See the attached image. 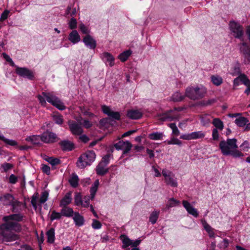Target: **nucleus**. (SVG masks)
<instances>
[{"mask_svg": "<svg viewBox=\"0 0 250 250\" xmlns=\"http://www.w3.org/2000/svg\"><path fill=\"white\" fill-rule=\"evenodd\" d=\"M0 225V243L10 242L20 239L19 235L13 232H20L21 226L18 222L12 221H4Z\"/></svg>", "mask_w": 250, "mask_h": 250, "instance_id": "nucleus-1", "label": "nucleus"}, {"mask_svg": "<svg viewBox=\"0 0 250 250\" xmlns=\"http://www.w3.org/2000/svg\"><path fill=\"white\" fill-rule=\"evenodd\" d=\"M236 138L221 141L219 144V148L222 154L224 156H232L235 158L243 157L244 154L237 149L238 146Z\"/></svg>", "mask_w": 250, "mask_h": 250, "instance_id": "nucleus-2", "label": "nucleus"}, {"mask_svg": "<svg viewBox=\"0 0 250 250\" xmlns=\"http://www.w3.org/2000/svg\"><path fill=\"white\" fill-rule=\"evenodd\" d=\"M42 94L43 96L41 95H38V100L42 105H45L46 101H47L60 110H63L65 109L63 103L56 96L50 93L42 92Z\"/></svg>", "mask_w": 250, "mask_h": 250, "instance_id": "nucleus-3", "label": "nucleus"}, {"mask_svg": "<svg viewBox=\"0 0 250 250\" xmlns=\"http://www.w3.org/2000/svg\"><path fill=\"white\" fill-rule=\"evenodd\" d=\"M96 154L93 150H87L78 158L76 163L77 167L80 169H84L90 166L96 159Z\"/></svg>", "mask_w": 250, "mask_h": 250, "instance_id": "nucleus-4", "label": "nucleus"}, {"mask_svg": "<svg viewBox=\"0 0 250 250\" xmlns=\"http://www.w3.org/2000/svg\"><path fill=\"white\" fill-rule=\"evenodd\" d=\"M207 93V89L203 85L201 86L188 87L186 90V96L192 100H197L203 98Z\"/></svg>", "mask_w": 250, "mask_h": 250, "instance_id": "nucleus-5", "label": "nucleus"}, {"mask_svg": "<svg viewBox=\"0 0 250 250\" xmlns=\"http://www.w3.org/2000/svg\"><path fill=\"white\" fill-rule=\"evenodd\" d=\"M229 27L235 38L241 39L244 35L243 27L239 23L231 21L229 23Z\"/></svg>", "mask_w": 250, "mask_h": 250, "instance_id": "nucleus-6", "label": "nucleus"}, {"mask_svg": "<svg viewBox=\"0 0 250 250\" xmlns=\"http://www.w3.org/2000/svg\"><path fill=\"white\" fill-rule=\"evenodd\" d=\"M59 140L57 134L52 131L46 130L41 134V142L45 144H53Z\"/></svg>", "mask_w": 250, "mask_h": 250, "instance_id": "nucleus-7", "label": "nucleus"}, {"mask_svg": "<svg viewBox=\"0 0 250 250\" xmlns=\"http://www.w3.org/2000/svg\"><path fill=\"white\" fill-rule=\"evenodd\" d=\"M102 110L104 114L108 116V118L111 122L119 121L121 119L120 113L113 111L108 106L105 105H102Z\"/></svg>", "mask_w": 250, "mask_h": 250, "instance_id": "nucleus-8", "label": "nucleus"}, {"mask_svg": "<svg viewBox=\"0 0 250 250\" xmlns=\"http://www.w3.org/2000/svg\"><path fill=\"white\" fill-rule=\"evenodd\" d=\"M114 146L117 150H123L122 157H124L125 154L129 152L132 146V144L128 141H124L123 140L119 141Z\"/></svg>", "mask_w": 250, "mask_h": 250, "instance_id": "nucleus-9", "label": "nucleus"}, {"mask_svg": "<svg viewBox=\"0 0 250 250\" xmlns=\"http://www.w3.org/2000/svg\"><path fill=\"white\" fill-rule=\"evenodd\" d=\"M240 52L244 58V63H250V47L247 42H243L240 44Z\"/></svg>", "mask_w": 250, "mask_h": 250, "instance_id": "nucleus-10", "label": "nucleus"}, {"mask_svg": "<svg viewBox=\"0 0 250 250\" xmlns=\"http://www.w3.org/2000/svg\"><path fill=\"white\" fill-rule=\"evenodd\" d=\"M16 67V73L19 76L31 80L34 79V75L33 72L29 69L26 67H20L18 66Z\"/></svg>", "mask_w": 250, "mask_h": 250, "instance_id": "nucleus-11", "label": "nucleus"}, {"mask_svg": "<svg viewBox=\"0 0 250 250\" xmlns=\"http://www.w3.org/2000/svg\"><path fill=\"white\" fill-rule=\"evenodd\" d=\"M71 133L75 135H80L83 132V129L80 124L73 121H69L68 123Z\"/></svg>", "mask_w": 250, "mask_h": 250, "instance_id": "nucleus-12", "label": "nucleus"}, {"mask_svg": "<svg viewBox=\"0 0 250 250\" xmlns=\"http://www.w3.org/2000/svg\"><path fill=\"white\" fill-rule=\"evenodd\" d=\"M179 118V114L173 113V110H169L161 115L160 120L162 121H172L178 120Z\"/></svg>", "mask_w": 250, "mask_h": 250, "instance_id": "nucleus-13", "label": "nucleus"}, {"mask_svg": "<svg viewBox=\"0 0 250 250\" xmlns=\"http://www.w3.org/2000/svg\"><path fill=\"white\" fill-rule=\"evenodd\" d=\"M59 144L63 151H70L75 148L74 144L68 140L61 141Z\"/></svg>", "mask_w": 250, "mask_h": 250, "instance_id": "nucleus-14", "label": "nucleus"}, {"mask_svg": "<svg viewBox=\"0 0 250 250\" xmlns=\"http://www.w3.org/2000/svg\"><path fill=\"white\" fill-rule=\"evenodd\" d=\"M83 42L90 49H94L96 47V41L89 34L83 38Z\"/></svg>", "mask_w": 250, "mask_h": 250, "instance_id": "nucleus-15", "label": "nucleus"}, {"mask_svg": "<svg viewBox=\"0 0 250 250\" xmlns=\"http://www.w3.org/2000/svg\"><path fill=\"white\" fill-rule=\"evenodd\" d=\"M23 215L21 213H15L5 216L2 218L3 221H12L19 223L22 221Z\"/></svg>", "mask_w": 250, "mask_h": 250, "instance_id": "nucleus-16", "label": "nucleus"}, {"mask_svg": "<svg viewBox=\"0 0 250 250\" xmlns=\"http://www.w3.org/2000/svg\"><path fill=\"white\" fill-rule=\"evenodd\" d=\"M14 200H15L14 196L9 193L0 196V202L4 206H9Z\"/></svg>", "mask_w": 250, "mask_h": 250, "instance_id": "nucleus-17", "label": "nucleus"}, {"mask_svg": "<svg viewBox=\"0 0 250 250\" xmlns=\"http://www.w3.org/2000/svg\"><path fill=\"white\" fill-rule=\"evenodd\" d=\"M72 200V193L70 191L68 192L60 201L59 205L61 207H67L71 203Z\"/></svg>", "mask_w": 250, "mask_h": 250, "instance_id": "nucleus-18", "label": "nucleus"}, {"mask_svg": "<svg viewBox=\"0 0 250 250\" xmlns=\"http://www.w3.org/2000/svg\"><path fill=\"white\" fill-rule=\"evenodd\" d=\"M106 166L103 165V162H100L97 166L95 170L97 175L104 176L109 171V168L106 167Z\"/></svg>", "mask_w": 250, "mask_h": 250, "instance_id": "nucleus-19", "label": "nucleus"}, {"mask_svg": "<svg viewBox=\"0 0 250 250\" xmlns=\"http://www.w3.org/2000/svg\"><path fill=\"white\" fill-rule=\"evenodd\" d=\"M73 219L76 226L81 227L84 225V217L78 212H75Z\"/></svg>", "mask_w": 250, "mask_h": 250, "instance_id": "nucleus-20", "label": "nucleus"}, {"mask_svg": "<svg viewBox=\"0 0 250 250\" xmlns=\"http://www.w3.org/2000/svg\"><path fill=\"white\" fill-rule=\"evenodd\" d=\"M127 116L132 120H137L142 117V113L138 110H130L127 111Z\"/></svg>", "mask_w": 250, "mask_h": 250, "instance_id": "nucleus-21", "label": "nucleus"}, {"mask_svg": "<svg viewBox=\"0 0 250 250\" xmlns=\"http://www.w3.org/2000/svg\"><path fill=\"white\" fill-rule=\"evenodd\" d=\"M69 40L74 44L77 43L81 40V38L76 30H73L69 34Z\"/></svg>", "mask_w": 250, "mask_h": 250, "instance_id": "nucleus-22", "label": "nucleus"}, {"mask_svg": "<svg viewBox=\"0 0 250 250\" xmlns=\"http://www.w3.org/2000/svg\"><path fill=\"white\" fill-rule=\"evenodd\" d=\"M102 58L103 59H105V61L109 62L110 66H113L115 63V59L113 55L108 52H104L102 55Z\"/></svg>", "mask_w": 250, "mask_h": 250, "instance_id": "nucleus-23", "label": "nucleus"}, {"mask_svg": "<svg viewBox=\"0 0 250 250\" xmlns=\"http://www.w3.org/2000/svg\"><path fill=\"white\" fill-rule=\"evenodd\" d=\"M120 239L122 240L123 245L122 248L125 249L129 246L132 245V240L128 238V237L125 234H122L120 237Z\"/></svg>", "mask_w": 250, "mask_h": 250, "instance_id": "nucleus-24", "label": "nucleus"}, {"mask_svg": "<svg viewBox=\"0 0 250 250\" xmlns=\"http://www.w3.org/2000/svg\"><path fill=\"white\" fill-rule=\"evenodd\" d=\"M61 212L62 216L67 217L73 216L75 213L71 208L68 207H62V208L61 210Z\"/></svg>", "mask_w": 250, "mask_h": 250, "instance_id": "nucleus-25", "label": "nucleus"}, {"mask_svg": "<svg viewBox=\"0 0 250 250\" xmlns=\"http://www.w3.org/2000/svg\"><path fill=\"white\" fill-rule=\"evenodd\" d=\"M26 141L31 142L34 145L41 144V134L39 135H32L27 137L26 138Z\"/></svg>", "mask_w": 250, "mask_h": 250, "instance_id": "nucleus-26", "label": "nucleus"}, {"mask_svg": "<svg viewBox=\"0 0 250 250\" xmlns=\"http://www.w3.org/2000/svg\"><path fill=\"white\" fill-rule=\"evenodd\" d=\"M79 179L75 173H72L68 182L72 187L76 188L78 186Z\"/></svg>", "mask_w": 250, "mask_h": 250, "instance_id": "nucleus-27", "label": "nucleus"}, {"mask_svg": "<svg viewBox=\"0 0 250 250\" xmlns=\"http://www.w3.org/2000/svg\"><path fill=\"white\" fill-rule=\"evenodd\" d=\"M210 80L212 83L215 86H219L223 83L222 78L217 75L211 76Z\"/></svg>", "mask_w": 250, "mask_h": 250, "instance_id": "nucleus-28", "label": "nucleus"}, {"mask_svg": "<svg viewBox=\"0 0 250 250\" xmlns=\"http://www.w3.org/2000/svg\"><path fill=\"white\" fill-rule=\"evenodd\" d=\"M47 237V242L49 243H53L55 240V229L53 228L50 229L46 232Z\"/></svg>", "mask_w": 250, "mask_h": 250, "instance_id": "nucleus-29", "label": "nucleus"}, {"mask_svg": "<svg viewBox=\"0 0 250 250\" xmlns=\"http://www.w3.org/2000/svg\"><path fill=\"white\" fill-rule=\"evenodd\" d=\"M248 122V119L242 116L236 118L235 120V123L239 127L244 126Z\"/></svg>", "mask_w": 250, "mask_h": 250, "instance_id": "nucleus-30", "label": "nucleus"}, {"mask_svg": "<svg viewBox=\"0 0 250 250\" xmlns=\"http://www.w3.org/2000/svg\"><path fill=\"white\" fill-rule=\"evenodd\" d=\"M44 159L52 166L58 165L61 162V160L59 158H54L52 157L45 156V158H44Z\"/></svg>", "mask_w": 250, "mask_h": 250, "instance_id": "nucleus-31", "label": "nucleus"}, {"mask_svg": "<svg viewBox=\"0 0 250 250\" xmlns=\"http://www.w3.org/2000/svg\"><path fill=\"white\" fill-rule=\"evenodd\" d=\"M212 124L217 129L222 130L224 128L223 122L219 118H214Z\"/></svg>", "mask_w": 250, "mask_h": 250, "instance_id": "nucleus-32", "label": "nucleus"}, {"mask_svg": "<svg viewBox=\"0 0 250 250\" xmlns=\"http://www.w3.org/2000/svg\"><path fill=\"white\" fill-rule=\"evenodd\" d=\"M160 211L157 210H154L152 212L149 216V221L152 225L155 224L159 217Z\"/></svg>", "mask_w": 250, "mask_h": 250, "instance_id": "nucleus-33", "label": "nucleus"}, {"mask_svg": "<svg viewBox=\"0 0 250 250\" xmlns=\"http://www.w3.org/2000/svg\"><path fill=\"white\" fill-rule=\"evenodd\" d=\"M164 134L162 132H155L148 135V137L152 140H158L162 139Z\"/></svg>", "mask_w": 250, "mask_h": 250, "instance_id": "nucleus-34", "label": "nucleus"}, {"mask_svg": "<svg viewBox=\"0 0 250 250\" xmlns=\"http://www.w3.org/2000/svg\"><path fill=\"white\" fill-rule=\"evenodd\" d=\"M131 54V51L129 50L125 51L119 55L118 58L121 62H124L127 60Z\"/></svg>", "mask_w": 250, "mask_h": 250, "instance_id": "nucleus-35", "label": "nucleus"}, {"mask_svg": "<svg viewBox=\"0 0 250 250\" xmlns=\"http://www.w3.org/2000/svg\"><path fill=\"white\" fill-rule=\"evenodd\" d=\"M203 225L205 229L208 233L209 236L211 238L214 237V233L213 232V229L211 227V226L208 225L206 221H204V222L203 223Z\"/></svg>", "mask_w": 250, "mask_h": 250, "instance_id": "nucleus-36", "label": "nucleus"}, {"mask_svg": "<svg viewBox=\"0 0 250 250\" xmlns=\"http://www.w3.org/2000/svg\"><path fill=\"white\" fill-rule=\"evenodd\" d=\"M191 140L203 138L205 134L202 131H194L191 133Z\"/></svg>", "mask_w": 250, "mask_h": 250, "instance_id": "nucleus-37", "label": "nucleus"}, {"mask_svg": "<svg viewBox=\"0 0 250 250\" xmlns=\"http://www.w3.org/2000/svg\"><path fill=\"white\" fill-rule=\"evenodd\" d=\"M53 120L55 124L61 125L63 122V119L62 115L60 114H55L52 116Z\"/></svg>", "mask_w": 250, "mask_h": 250, "instance_id": "nucleus-38", "label": "nucleus"}, {"mask_svg": "<svg viewBox=\"0 0 250 250\" xmlns=\"http://www.w3.org/2000/svg\"><path fill=\"white\" fill-rule=\"evenodd\" d=\"M185 98V96L182 95L179 92H175L172 95L171 97L172 100L175 102H178L182 101Z\"/></svg>", "mask_w": 250, "mask_h": 250, "instance_id": "nucleus-39", "label": "nucleus"}, {"mask_svg": "<svg viewBox=\"0 0 250 250\" xmlns=\"http://www.w3.org/2000/svg\"><path fill=\"white\" fill-rule=\"evenodd\" d=\"M166 182L167 185H170L172 187H176L178 185L176 180L171 176L166 179Z\"/></svg>", "mask_w": 250, "mask_h": 250, "instance_id": "nucleus-40", "label": "nucleus"}, {"mask_svg": "<svg viewBox=\"0 0 250 250\" xmlns=\"http://www.w3.org/2000/svg\"><path fill=\"white\" fill-rule=\"evenodd\" d=\"M62 216V215L61 212H58L54 210L52 211L51 214L50 216V219L51 221H53L54 220H59L61 219Z\"/></svg>", "mask_w": 250, "mask_h": 250, "instance_id": "nucleus-41", "label": "nucleus"}, {"mask_svg": "<svg viewBox=\"0 0 250 250\" xmlns=\"http://www.w3.org/2000/svg\"><path fill=\"white\" fill-rule=\"evenodd\" d=\"M75 204L77 206L83 205V200L80 193H76L74 197Z\"/></svg>", "mask_w": 250, "mask_h": 250, "instance_id": "nucleus-42", "label": "nucleus"}, {"mask_svg": "<svg viewBox=\"0 0 250 250\" xmlns=\"http://www.w3.org/2000/svg\"><path fill=\"white\" fill-rule=\"evenodd\" d=\"M240 80L245 85H248L250 84V80L245 74H240L239 75Z\"/></svg>", "mask_w": 250, "mask_h": 250, "instance_id": "nucleus-43", "label": "nucleus"}, {"mask_svg": "<svg viewBox=\"0 0 250 250\" xmlns=\"http://www.w3.org/2000/svg\"><path fill=\"white\" fill-rule=\"evenodd\" d=\"M179 201L176 200L173 198H170L168 200V204L167 205V207L168 208L175 207L179 204Z\"/></svg>", "mask_w": 250, "mask_h": 250, "instance_id": "nucleus-44", "label": "nucleus"}, {"mask_svg": "<svg viewBox=\"0 0 250 250\" xmlns=\"http://www.w3.org/2000/svg\"><path fill=\"white\" fill-rule=\"evenodd\" d=\"M169 127L172 129L173 134L178 136L180 134V131L177 128L175 123H171L168 125Z\"/></svg>", "mask_w": 250, "mask_h": 250, "instance_id": "nucleus-45", "label": "nucleus"}, {"mask_svg": "<svg viewBox=\"0 0 250 250\" xmlns=\"http://www.w3.org/2000/svg\"><path fill=\"white\" fill-rule=\"evenodd\" d=\"M1 141H3L6 145L10 146H16L18 145L17 142L15 140L7 139L5 137H3Z\"/></svg>", "mask_w": 250, "mask_h": 250, "instance_id": "nucleus-46", "label": "nucleus"}, {"mask_svg": "<svg viewBox=\"0 0 250 250\" xmlns=\"http://www.w3.org/2000/svg\"><path fill=\"white\" fill-rule=\"evenodd\" d=\"M167 143L168 145H177L179 146H181L182 145V142L180 140L174 137L168 141Z\"/></svg>", "mask_w": 250, "mask_h": 250, "instance_id": "nucleus-47", "label": "nucleus"}, {"mask_svg": "<svg viewBox=\"0 0 250 250\" xmlns=\"http://www.w3.org/2000/svg\"><path fill=\"white\" fill-rule=\"evenodd\" d=\"M20 205V202L17 200H13L12 203L9 206H12V211L16 212L18 211L17 207Z\"/></svg>", "mask_w": 250, "mask_h": 250, "instance_id": "nucleus-48", "label": "nucleus"}, {"mask_svg": "<svg viewBox=\"0 0 250 250\" xmlns=\"http://www.w3.org/2000/svg\"><path fill=\"white\" fill-rule=\"evenodd\" d=\"M48 192L47 191H44L42 193L41 197L40 199V202L41 203L43 204L45 203L48 199Z\"/></svg>", "mask_w": 250, "mask_h": 250, "instance_id": "nucleus-49", "label": "nucleus"}, {"mask_svg": "<svg viewBox=\"0 0 250 250\" xmlns=\"http://www.w3.org/2000/svg\"><path fill=\"white\" fill-rule=\"evenodd\" d=\"M69 27L71 29H74L77 27V21L76 19L72 18L68 23Z\"/></svg>", "mask_w": 250, "mask_h": 250, "instance_id": "nucleus-50", "label": "nucleus"}, {"mask_svg": "<svg viewBox=\"0 0 250 250\" xmlns=\"http://www.w3.org/2000/svg\"><path fill=\"white\" fill-rule=\"evenodd\" d=\"M92 227L94 229H100L102 227L101 223L96 219H93L92 223Z\"/></svg>", "mask_w": 250, "mask_h": 250, "instance_id": "nucleus-51", "label": "nucleus"}, {"mask_svg": "<svg viewBox=\"0 0 250 250\" xmlns=\"http://www.w3.org/2000/svg\"><path fill=\"white\" fill-rule=\"evenodd\" d=\"M182 203L184 207L186 208L188 212L190 210L191 208H193V207L187 201L183 200Z\"/></svg>", "mask_w": 250, "mask_h": 250, "instance_id": "nucleus-52", "label": "nucleus"}, {"mask_svg": "<svg viewBox=\"0 0 250 250\" xmlns=\"http://www.w3.org/2000/svg\"><path fill=\"white\" fill-rule=\"evenodd\" d=\"M110 157V154H107L105 155V156H104L103 157L102 160L100 162H103V165H105L107 166V165L109 163Z\"/></svg>", "mask_w": 250, "mask_h": 250, "instance_id": "nucleus-53", "label": "nucleus"}, {"mask_svg": "<svg viewBox=\"0 0 250 250\" xmlns=\"http://www.w3.org/2000/svg\"><path fill=\"white\" fill-rule=\"evenodd\" d=\"M42 169L43 172L49 175L50 174V167L45 164H42Z\"/></svg>", "mask_w": 250, "mask_h": 250, "instance_id": "nucleus-54", "label": "nucleus"}, {"mask_svg": "<svg viewBox=\"0 0 250 250\" xmlns=\"http://www.w3.org/2000/svg\"><path fill=\"white\" fill-rule=\"evenodd\" d=\"M111 121L109 120V119L107 118H104L102 119H101L99 121L100 125L102 126H104L108 124H110Z\"/></svg>", "mask_w": 250, "mask_h": 250, "instance_id": "nucleus-55", "label": "nucleus"}, {"mask_svg": "<svg viewBox=\"0 0 250 250\" xmlns=\"http://www.w3.org/2000/svg\"><path fill=\"white\" fill-rule=\"evenodd\" d=\"M9 11L5 10L1 14L0 17V21H3L7 19Z\"/></svg>", "mask_w": 250, "mask_h": 250, "instance_id": "nucleus-56", "label": "nucleus"}, {"mask_svg": "<svg viewBox=\"0 0 250 250\" xmlns=\"http://www.w3.org/2000/svg\"><path fill=\"white\" fill-rule=\"evenodd\" d=\"M13 165L10 163H5L1 165V167L3 169L4 172H7L9 169L12 168Z\"/></svg>", "mask_w": 250, "mask_h": 250, "instance_id": "nucleus-57", "label": "nucleus"}, {"mask_svg": "<svg viewBox=\"0 0 250 250\" xmlns=\"http://www.w3.org/2000/svg\"><path fill=\"white\" fill-rule=\"evenodd\" d=\"M200 120L201 124L203 126H206L210 123V120L206 117L201 116Z\"/></svg>", "mask_w": 250, "mask_h": 250, "instance_id": "nucleus-58", "label": "nucleus"}, {"mask_svg": "<svg viewBox=\"0 0 250 250\" xmlns=\"http://www.w3.org/2000/svg\"><path fill=\"white\" fill-rule=\"evenodd\" d=\"M212 137L213 140H217L219 139V133L217 128L212 129Z\"/></svg>", "mask_w": 250, "mask_h": 250, "instance_id": "nucleus-59", "label": "nucleus"}, {"mask_svg": "<svg viewBox=\"0 0 250 250\" xmlns=\"http://www.w3.org/2000/svg\"><path fill=\"white\" fill-rule=\"evenodd\" d=\"M80 29L83 33L87 35L88 34L89 31L83 23H82L80 24Z\"/></svg>", "mask_w": 250, "mask_h": 250, "instance_id": "nucleus-60", "label": "nucleus"}, {"mask_svg": "<svg viewBox=\"0 0 250 250\" xmlns=\"http://www.w3.org/2000/svg\"><path fill=\"white\" fill-rule=\"evenodd\" d=\"M97 189H98L97 188H96L92 186H91V187L90 188V199L92 200L94 198L95 195L97 190Z\"/></svg>", "mask_w": 250, "mask_h": 250, "instance_id": "nucleus-61", "label": "nucleus"}, {"mask_svg": "<svg viewBox=\"0 0 250 250\" xmlns=\"http://www.w3.org/2000/svg\"><path fill=\"white\" fill-rule=\"evenodd\" d=\"M17 177L13 174H12L9 176V182L10 184H14L17 182Z\"/></svg>", "mask_w": 250, "mask_h": 250, "instance_id": "nucleus-62", "label": "nucleus"}, {"mask_svg": "<svg viewBox=\"0 0 250 250\" xmlns=\"http://www.w3.org/2000/svg\"><path fill=\"white\" fill-rule=\"evenodd\" d=\"M37 196L34 195L32 197L31 203L35 209H36L37 208Z\"/></svg>", "mask_w": 250, "mask_h": 250, "instance_id": "nucleus-63", "label": "nucleus"}, {"mask_svg": "<svg viewBox=\"0 0 250 250\" xmlns=\"http://www.w3.org/2000/svg\"><path fill=\"white\" fill-rule=\"evenodd\" d=\"M188 213L195 217H197L199 216L197 210L194 207L192 208H191L190 210Z\"/></svg>", "mask_w": 250, "mask_h": 250, "instance_id": "nucleus-64", "label": "nucleus"}]
</instances>
